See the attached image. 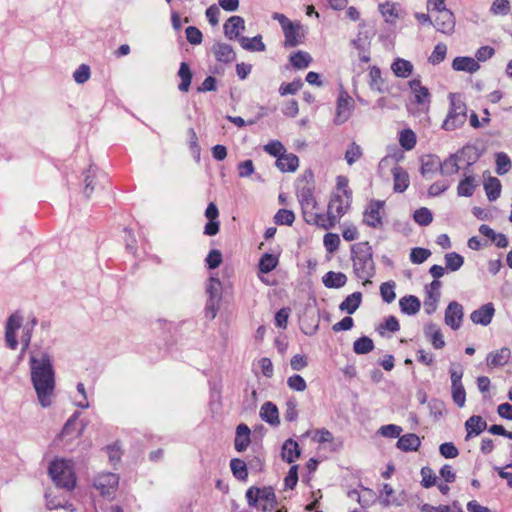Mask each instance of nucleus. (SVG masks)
Segmentation results:
<instances>
[{"instance_id":"nucleus-1","label":"nucleus","mask_w":512,"mask_h":512,"mask_svg":"<svg viewBox=\"0 0 512 512\" xmlns=\"http://www.w3.org/2000/svg\"><path fill=\"white\" fill-rule=\"evenodd\" d=\"M352 199L353 191L349 186L348 177L344 175L337 176L335 187L327 204V211L323 213L322 229L330 230L334 228L340 219L350 211Z\"/></svg>"},{"instance_id":"nucleus-2","label":"nucleus","mask_w":512,"mask_h":512,"mask_svg":"<svg viewBox=\"0 0 512 512\" xmlns=\"http://www.w3.org/2000/svg\"><path fill=\"white\" fill-rule=\"evenodd\" d=\"M31 380L42 407H49L52 404L55 390V375L50 361L46 354L38 359L32 356Z\"/></svg>"},{"instance_id":"nucleus-3","label":"nucleus","mask_w":512,"mask_h":512,"mask_svg":"<svg viewBox=\"0 0 512 512\" xmlns=\"http://www.w3.org/2000/svg\"><path fill=\"white\" fill-rule=\"evenodd\" d=\"M350 251L354 274L363 280V285L371 284L370 279L375 273L372 247L368 242H358L351 246Z\"/></svg>"},{"instance_id":"nucleus-4","label":"nucleus","mask_w":512,"mask_h":512,"mask_svg":"<svg viewBox=\"0 0 512 512\" xmlns=\"http://www.w3.org/2000/svg\"><path fill=\"white\" fill-rule=\"evenodd\" d=\"M297 199L301 206L304 221L322 229L323 213L319 212V204L314 195V189L304 186L297 191Z\"/></svg>"},{"instance_id":"nucleus-5","label":"nucleus","mask_w":512,"mask_h":512,"mask_svg":"<svg viewBox=\"0 0 512 512\" xmlns=\"http://www.w3.org/2000/svg\"><path fill=\"white\" fill-rule=\"evenodd\" d=\"M246 498L249 506L260 512H271L277 507V498L272 487H250Z\"/></svg>"},{"instance_id":"nucleus-6","label":"nucleus","mask_w":512,"mask_h":512,"mask_svg":"<svg viewBox=\"0 0 512 512\" xmlns=\"http://www.w3.org/2000/svg\"><path fill=\"white\" fill-rule=\"evenodd\" d=\"M49 475L53 482L61 488L67 490L74 489L76 485V477L71 461L64 459H56L49 466Z\"/></svg>"},{"instance_id":"nucleus-7","label":"nucleus","mask_w":512,"mask_h":512,"mask_svg":"<svg viewBox=\"0 0 512 512\" xmlns=\"http://www.w3.org/2000/svg\"><path fill=\"white\" fill-rule=\"evenodd\" d=\"M412 93L411 106L409 111L413 115L427 114L430 110L432 95L426 86L422 85L420 78L409 81Z\"/></svg>"},{"instance_id":"nucleus-8","label":"nucleus","mask_w":512,"mask_h":512,"mask_svg":"<svg viewBox=\"0 0 512 512\" xmlns=\"http://www.w3.org/2000/svg\"><path fill=\"white\" fill-rule=\"evenodd\" d=\"M272 18L281 25L285 37L284 47L293 48L303 43L306 32L300 22H293L278 12H275Z\"/></svg>"},{"instance_id":"nucleus-9","label":"nucleus","mask_w":512,"mask_h":512,"mask_svg":"<svg viewBox=\"0 0 512 512\" xmlns=\"http://www.w3.org/2000/svg\"><path fill=\"white\" fill-rule=\"evenodd\" d=\"M450 109L445 118L442 128L447 131H453L461 127L467 118V106L460 96L450 94Z\"/></svg>"},{"instance_id":"nucleus-10","label":"nucleus","mask_w":512,"mask_h":512,"mask_svg":"<svg viewBox=\"0 0 512 512\" xmlns=\"http://www.w3.org/2000/svg\"><path fill=\"white\" fill-rule=\"evenodd\" d=\"M385 202L372 199L368 202L363 212V223L368 227L377 229L383 226Z\"/></svg>"},{"instance_id":"nucleus-11","label":"nucleus","mask_w":512,"mask_h":512,"mask_svg":"<svg viewBox=\"0 0 512 512\" xmlns=\"http://www.w3.org/2000/svg\"><path fill=\"white\" fill-rule=\"evenodd\" d=\"M354 108V100L346 90H340L337 101L336 111L334 116V123L342 125L349 120Z\"/></svg>"},{"instance_id":"nucleus-12","label":"nucleus","mask_w":512,"mask_h":512,"mask_svg":"<svg viewBox=\"0 0 512 512\" xmlns=\"http://www.w3.org/2000/svg\"><path fill=\"white\" fill-rule=\"evenodd\" d=\"M22 325V316L19 313H13L6 323L5 342L6 346L11 350H15L18 346L16 339V331Z\"/></svg>"},{"instance_id":"nucleus-13","label":"nucleus","mask_w":512,"mask_h":512,"mask_svg":"<svg viewBox=\"0 0 512 512\" xmlns=\"http://www.w3.org/2000/svg\"><path fill=\"white\" fill-rule=\"evenodd\" d=\"M433 25L441 33L450 35L455 28V17L453 13L447 9L436 12Z\"/></svg>"},{"instance_id":"nucleus-14","label":"nucleus","mask_w":512,"mask_h":512,"mask_svg":"<svg viewBox=\"0 0 512 512\" xmlns=\"http://www.w3.org/2000/svg\"><path fill=\"white\" fill-rule=\"evenodd\" d=\"M119 478L114 473L100 474L94 481L95 488L101 495H110L118 486Z\"/></svg>"},{"instance_id":"nucleus-15","label":"nucleus","mask_w":512,"mask_h":512,"mask_svg":"<svg viewBox=\"0 0 512 512\" xmlns=\"http://www.w3.org/2000/svg\"><path fill=\"white\" fill-rule=\"evenodd\" d=\"M463 306L453 301L449 303L445 310V323L449 327H451L453 330H457L460 328L463 320Z\"/></svg>"},{"instance_id":"nucleus-16","label":"nucleus","mask_w":512,"mask_h":512,"mask_svg":"<svg viewBox=\"0 0 512 512\" xmlns=\"http://www.w3.org/2000/svg\"><path fill=\"white\" fill-rule=\"evenodd\" d=\"M440 288L441 282L439 280H433L425 288L426 298L424 300V308L428 314L433 313L436 310L437 303L440 299Z\"/></svg>"},{"instance_id":"nucleus-17","label":"nucleus","mask_w":512,"mask_h":512,"mask_svg":"<svg viewBox=\"0 0 512 512\" xmlns=\"http://www.w3.org/2000/svg\"><path fill=\"white\" fill-rule=\"evenodd\" d=\"M379 11L385 22L389 24H395L403 13L400 4L391 1L380 3Z\"/></svg>"},{"instance_id":"nucleus-18","label":"nucleus","mask_w":512,"mask_h":512,"mask_svg":"<svg viewBox=\"0 0 512 512\" xmlns=\"http://www.w3.org/2000/svg\"><path fill=\"white\" fill-rule=\"evenodd\" d=\"M494 313L495 308L493 304L487 303L473 311L470 315V319L474 324L486 326L491 323Z\"/></svg>"},{"instance_id":"nucleus-19","label":"nucleus","mask_w":512,"mask_h":512,"mask_svg":"<svg viewBox=\"0 0 512 512\" xmlns=\"http://www.w3.org/2000/svg\"><path fill=\"white\" fill-rule=\"evenodd\" d=\"M487 428L486 421L479 415H472L465 422L466 437L465 440H469L474 436L480 435Z\"/></svg>"},{"instance_id":"nucleus-20","label":"nucleus","mask_w":512,"mask_h":512,"mask_svg":"<svg viewBox=\"0 0 512 512\" xmlns=\"http://www.w3.org/2000/svg\"><path fill=\"white\" fill-rule=\"evenodd\" d=\"M511 358V351L507 347L493 351L488 354L486 364L489 368L502 367L506 365Z\"/></svg>"},{"instance_id":"nucleus-21","label":"nucleus","mask_w":512,"mask_h":512,"mask_svg":"<svg viewBox=\"0 0 512 512\" xmlns=\"http://www.w3.org/2000/svg\"><path fill=\"white\" fill-rule=\"evenodd\" d=\"M393 190L397 193L404 192L410 183L407 171L401 166H395L392 169Z\"/></svg>"},{"instance_id":"nucleus-22","label":"nucleus","mask_w":512,"mask_h":512,"mask_svg":"<svg viewBox=\"0 0 512 512\" xmlns=\"http://www.w3.org/2000/svg\"><path fill=\"white\" fill-rule=\"evenodd\" d=\"M421 445V440L414 433H407L399 437L396 447L403 452L417 451Z\"/></svg>"},{"instance_id":"nucleus-23","label":"nucleus","mask_w":512,"mask_h":512,"mask_svg":"<svg viewBox=\"0 0 512 512\" xmlns=\"http://www.w3.org/2000/svg\"><path fill=\"white\" fill-rule=\"evenodd\" d=\"M244 28V19L240 16H231L224 24V32L229 39L237 38Z\"/></svg>"},{"instance_id":"nucleus-24","label":"nucleus","mask_w":512,"mask_h":512,"mask_svg":"<svg viewBox=\"0 0 512 512\" xmlns=\"http://www.w3.org/2000/svg\"><path fill=\"white\" fill-rule=\"evenodd\" d=\"M277 168L282 172H294L299 166V158L294 153L286 151L276 160Z\"/></svg>"},{"instance_id":"nucleus-25","label":"nucleus","mask_w":512,"mask_h":512,"mask_svg":"<svg viewBox=\"0 0 512 512\" xmlns=\"http://www.w3.org/2000/svg\"><path fill=\"white\" fill-rule=\"evenodd\" d=\"M212 51L216 60L225 64L234 61L236 57L233 48L226 43L215 44Z\"/></svg>"},{"instance_id":"nucleus-26","label":"nucleus","mask_w":512,"mask_h":512,"mask_svg":"<svg viewBox=\"0 0 512 512\" xmlns=\"http://www.w3.org/2000/svg\"><path fill=\"white\" fill-rule=\"evenodd\" d=\"M250 444V429L245 424H240L236 429V437L234 446L238 452H242L247 449Z\"/></svg>"},{"instance_id":"nucleus-27","label":"nucleus","mask_w":512,"mask_h":512,"mask_svg":"<svg viewBox=\"0 0 512 512\" xmlns=\"http://www.w3.org/2000/svg\"><path fill=\"white\" fill-rule=\"evenodd\" d=\"M452 68L455 71L474 73L480 68V65L474 58L456 57L452 62Z\"/></svg>"},{"instance_id":"nucleus-28","label":"nucleus","mask_w":512,"mask_h":512,"mask_svg":"<svg viewBox=\"0 0 512 512\" xmlns=\"http://www.w3.org/2000/svg\"><path fill=\"white\" fill-rule=\"evenodd\" d=\"M282 459L287 463H293L300 456L299 445L293 439H288L284 442L281 452Z\"/></svg>"},{"instance_id":"nucleus-29","label":"nucleus","mask_w":512,"mask_h":512,"mask_svg":"<svg viewBox=\"0 0 512 512\" xmlns=\"http://www.w3.org/2000/svg\"><path fill=\"white\" fill-rule=\"evenodd\" d=\"M260 416L263 421L271 425H278L280 423L278 408L272 402H266L262 405Z\"/></svg>"},{"instance_id":"nucleus-30","label":"nucleus","mask_w":512,"mask_h":512,"mask_svg":"<svg viewBox=\"0 0 512 512\" xmlns=\"http://www.w3.org/2000/svg\"><path fill=\"white\" fill-rule=\"evenodd\" d=\"M401 312L407 315L416 314L421 307L420 300L414 295H407L399 300Z\"/></svg>"},{"instance_id":"nucleus-31","label":"nucleus","mask_w":512,"mask_h":512,"mask_svg":"<svg viewBox=\"0 0 512 512\" xmlns=\"http://www.w3.org/2000/svg\"><path fill=\"white\" fill-rule=\"evenodd\" d=\"M369 86L372 90H376L378 92L385 91V80L382 77V73L379 67L371 66L369 69Z\"/></svg>"},{"instance_id":"nucleus-32","label":"nucleus","mask_w":512,"mask_h":512,"mask_svg":"<svg viewBox=\"0 0 512 512\" xmlns=\"http://www.w3.org/2000/svg\"><path fill=\"white\" fill-rule=\"evenodd\" d=\"M362 302V293L361 292H354L347 296L342 303L340 304L339 308L341 311L347 312L348 314H353L360 306Z\"/></svg>"},{"instance_id":"nucleus-33","label":"nucleus","mask_w":512,"mask_h":512,"mask_svg":"<svg viewBox=\"0 0 512 512\" xmlns=\"http://www.w3.org/2000/svg\"><path fill=\"white\" fill-rule=\"evenodd\" d=\"M347 282V276L342 272L329 271L323 276V283L328 288H341Z\"/></svg>"},{"instance_id":"nucleus-34","label":"nucleus","mask_w":512,"mask_h":512,"mask_svg":"<svg viewBox=\"0 0 512 512\" xmlns=\"http://www.w3.org/2000/svg\"><path fill=\"white\" fill-rule=\"evenodd\" d=\"M398 141L404 150L410 151L416 146L417 136L412 129L406 128L399 132Z\"/></svg>"},{"instance_id":"nucleus-35","label":"nucleus","mask_w":512,"mask_h":512,"mask_svg":"<svg viewBox=\"0 0 512 512\" xmlns=\"http://www.w3.org/2000/svg\"><path fill=\"white\" fill-rule=\"evenodd\" d=\"M391 69L397 77L407 78L413 72V65L408 60L398 58L392 63Z\"/></svg>"},{"instance_id":"nucleus-36","label":"nucleus","mask_w":512,"mask_h":512,"mask_svg":"<svg viewBox=\"0 0 512 512\" xmlns=\"http://www.w3.org/2000/svg\"><path fill=\"white\" fill-rule=\"evenodd\" d=\"M248 464L245 461L234 458L230 461V468L235 478L246 481L248 478Z\"/></svg>"},{"instance_id":"nucleus-37","label":"nucleus","mask_w":512,"mask_h":512,"mask_svg":"<svg viewBox=\"0 0 512 512\" xmlns=\"http://www.w3.org/2000/svg\"><path fill=\"white\" fill-rule=\"evenodd\" d=\"M178 76L181 79V82L179 83V86H178L179 90L182 92H187L191 85L192 72L190 70L189 65L186 62H182L180 64Z\"/></svg>"},{"instance_id":"nucleus-38","label":"nucleus","mask_w":512,"mask_h":512,"mask_svg":"<svg viewBox=\"0 0 512 512\" xmlns=\"http://www.w3.org/2000/svg\"><path fill=\"white\" fill-rule=\"evenodd\" d=\"M240 44L243 49L248 51L262 52L266 48L265 44L262 42V37L260 35L255 36L253 38L242 37L240 39Z\"/></svg>"},{"instance_id":"nucleus-39","label":"nucleus","mask_w":512,"mask_h":512,"mask_svg":"<svg viewBox=\"0 0 512 512\" xmlns=\"http://www.w3.org/2000/svg\"><path fill=\"white\" fill-rule=\"evenodd\" d=\"M484 189L487 195V198L490 201L496 200L501 193V183L499 179L495 177H490L485 183H484Z\"/></svg>"},{"instance_id":"nucleus-40","label":"nucleus","mask_w":512,"mask_h":512,"mask_svg":"<svg viewBox=\"0 0 512 512\" xmlns=\"http://www.w3.org/2000/svg\"><path fill=\"white\" fill-rule=\"evenodd\" d=\"M311 61L312 58L310 54L304 51H297L290 56L292 66L297 69L307 68Z\"/></svg>"},{"instance_id":"nucleus-41","label":"nucleus","mask_w":512,"mask_h":512,"mask_svg":"<svg viewBox=\"0 0 512 512\" xmlns=\"http://www.w3.org/2000/svg\"><path fill=\"white\" fill-rule=\"evenodd\" d=\"M278 257L273 254L265 253L259 261V271L261 273H269L274 270L278 265Z\"/></svg>"},{"instance_id":"nucleus-42","label":"nucleus","mask_w":512,"mask_h":512,"mask_svg":"<svg viewBox=\"0 0 512 512\" xmlns=\"http://www.w3.org/2000/svg\"><path fill=\"white\" fill-rule=\"evenodd\" d=\"M363 157V149L355 142L349 144L345 152V160L348 165H353Z\"/></svg>"},{"instance_id":"nucleus-43","label":"nucleus","mask_w":512,"mask_h":512,"mask_svg":"<svg viewBox=\"0 0 512 512\" xmlns=\"http://www.w3.org/2000/svg\"><path fill=\"white\" fill-rule=\"evenodd\" d=\"M373 349V340L367 336L360 337L353 343V350L356 354H367Z\"/></svg>"},{"instance_id":"nucleus-44","label":"nucleus","mask_w":512,"mask_h":512,"mask_svg":"<svg viewBox=\"0 0 512 512\" xmlns=\"http://www.w3.org/2000/svg\"><path fill=\"white\" fill-rule=\"evenodd\" d=\"M341 244V240L338 234L336 233H326L323 237V245L326 251L330 254H333L339 250Z\"/></svg>"},{"instance_id":"nucleus-45","label":"nucleus","mask_w":512,"mask_h":512,"mask_svg":"<svg viewBox=\"0 0 512 512\" xmlns=\"http://www.w3.org/2000/svg\"><path fill=\"white\" fill-rule=\"evenodd\" d=\"M295 221V214L292 210L279 209L274 216V222L277 225L291 226Z\"/></svg>"},{"instance_id":"nucleus-46","label":"nucleus","mask_w":512,"mask_h":512,"mask_svg":"<svg viewBox=\"0 0 512 512\" xmlns=\"http://www.w3.org/2000/svg\"><path fill=\"white\" fill-rule=\"evenodd\" d=\"M474 178L471 176L465 177L460 181L457 187V192L459 196L470 197L473 195L475 191Z\"/></svg>"},{"instance_id":"nucleus-47","label":"nucleus","mask_w":512,"mask_h":512,"mask_svg":"<svg viewBox=\"0 0 512 512\" xmlns=\"http://www.w3.org/2000/svg\"><path fill=\"white\" fill-rule=\"evenodd\" d=\"M451 396H452V400L456 406H458L459 408H462L465 406L466 391H465L463 384L451 385Z\"/></svg>"},{"instance_id":"nucleus-48","label":"nucleus","mask_w":512,"mask_h":512,"mask_svg":"<svg viewBox=\"0 0 512 512\" xmlns=\"http://www.w3.org/2000/svg\"><path fill=\"white\" fill-rule=\"evenodd\" d=\"M446 268L450 271H457L461 268L464 263V258L456 253L451 252L445 255Z\"/></svg>"},{"instance_id":"nucleus-49","label":"nucleus","mask_w":512,"mask_h":512,"mask_svg":"<svg viewBox=\"0 0 512 512\" xmlns=\"http://www.w3.org/2000/svg\"><path fill=\"white\" fill-rule=\"evenodd\" d=\"M511 169V160L504 152L496 154V172L499 175L507 173Z\"/></svg>"},{"instance_id":"nucleus-50","label":"nucleus","mask_w":512,"mask_h":512,"mask_svg":"<svg viewBox=\"0 0 512 512\" xmlns=\"http://www.w3.org/2000/svg\"><path fill=\"white\" fill-rule=\"evenodd\" d=\"M413 218H414V221L421 226H427L433 220L431 211L425 207L417 209L414 212Z\"/></svg>"},{"instance_id":"nucleus-51","label":"nucleus","mask_w":512,"mask_h":512,"mask_svg":"<svg viewBox=\"0 0 512 512\" xmlns=\"http://www.w3.org/2000/svg\"><path fill=\"white\" fill-rule=\"evenodd\" d=\"M447 54V46L444 43H439L434 47L431 55L429 56V62L433 65L440 64L444 61Z\"/></svg>"},{"instance_id":"nucleus-52","label":"nucleus","mask_w":512,"mask_h":512,"mask_svg":"<svg viewBox=\"0 0 512 512\" xmlns=\"http://www.w3.org/2000/svg\"><path fill=\"white\" fill-rule=\"evenodd\" d=\"M395 282L389 281L382 283L380 286V294L383 299V301L387 303H391L395 300L396 294H395Z\"/></svg>"},{"instance_id":"nucleus-53","label":"nucleus","mask_w":512,"mask_h":512,"mask_svg":"<svg viewBox=\"0 0 512 512\" xmlns=\"http://www.w3.org/2000/svg\"><path fill=\"white\" fill-rule=\"evenodd\" d=\"M439 167L442 175H452L459 170L457 159L453 156L446 159L442 164L439 162Z\"/></svg>"},{"instance_id":"nucleus-54","label":"nucleus","mask_w":512,"mask_h":512,"mask_svg":"<svg viewBox=\"0 0 512 512\" xmlns=\"http://www.w3.org/2000/svg\"><path fill=\"white\" fill-rule=\"evenodd\" d=\"M263 149L266 153L277 159L286 151L284 145L278 140L270 141L264 145Z\"/></svg>"},{"instance_id":"nucleus-55","label":"nucleus","mask_w":512,"mask_h":512,"mask_svg":"<svg viewBox=\"0 0 512 512\" xmlns=\"http://www.w3.org/2000/svg\"><path fill=\"white\" fill-rule=\"evenodd\" d=\"M303 86V82L301 79H295L290 83H283L279 88V93L282 96L288 94H296Z\"/></svg>"},{"instance_id":"nucleus-56","label":"nucleus","mask_w":512,"mask_h":512,"mask_svg":"<svg viewBox=\"0 0 512 512\" xmlns=\"http://www.w3.org/2000/svg\"><path fill=\"white\" fill-rule=\"evenodd\" d=\"M431 255L430 250L425 248L416 247L411 250L410 260L415 264H421L426 261Z\"/></svg>"},{"instance_id":"nucleus-57","label":"nucleus","mask_w":512,"mask_h":512,"mask_svg":"<svg viewBox=\"0 0 512 512\" xmlns=\"http://www.w3.org/2000/svg\"><path fill=\"white\" fill-rule=\"evenodd\" d=\"M490 12L494 15H507L510 12L509 0H495L491 5Z\"/></svg>"},{"instance_id":"nucleus-58","label":"nucleus","mask_w":512,"mask_h":512,"mask_svg":"<svg viewBox=\"0 0 512 512\" xmlns=\"http://www.w3.org/2000/svg\"><path fill=\"white\" fill-rule=\"evenodd\" d=\"M287 385L290 389L302 392L307 388L306 381L304 378L298 374H295L293 376H290L287 379Z\"/></svg>"},{"instance_id":"nucleus-59","label":"nucleus","mask_w":512,"mask_h":512,"mask_svg":"<svg viewBox=\"0 0 512 512\" xmlns=\"http://www.w3.org/2000/svg\"><path fill=\"white\" fill-rule=\"evenodd\" d=\"M421 485L425 488H430L435 485L436 483V476L433 472V470L429 467H423L421 469Z\"/></svg>"},{"instance_id":"nucleus-60","label":"nucleus","mask_w":512,"mask_h":512,"mask_svg":"<svg viewBox=\"0 0 512 512\" xmlns=\"http://www.w3.org/2000/svg\"><path fill=\"white\" fill-rule=\"evenodd\" d=\"M402 428L395 424L384 425L379 429V433L387 438H399Z\"/></svg>"},{"instance_id":"nucleus-61","label":"nucleus","mask_w":512,"mask_h":512,"mask_svg":"<svg viewBox=\"0 0 512 512\" xmlns=\"http://www.w3.org/2000/svg\"><path fill=\"white\" fill-rule=\"evenodd\" d=\"M206 264L209 269H215L222 263V254L217 249H212L206 257Z\"/></svg>"},{"instance_id":"nucleus-62","label":"nucleus","mask_w":512,"mask_h":512,"mask_svg":"<svg viewBox=\"0 0 512 512\" xmlns=\"http://www.w3.org/2000/svg\"><path fill=\"white\" fill-rule=\"evenodd\" d=\"M342 237L348 242L355 241L360 237V232L354 224L345 225L342 229Z\"/></svg>"},{"instance_id":"nucleus-63","label":"nucleus","mask_w":512,"mask_h":512,"mask_svg":"<svg viewBox=\"0 0 512 512\" xmlns=\"http://www.w3.org/2000/svg\"><path fill=\"white\" fill-rule=\"evenodd\" d=\"M440 454L445 458H456L459 455L457 447L452 442H446L439 447Z\"/></svg>"},{"instance_id":"nucleus-64","label":"nucleus","mask_w":512,"mask_h":512,"mask_svg":"<svg viewBox=\"0 0 512 512\" xmlns=\"http://www.w3.org/2000/svg\"><path fill=\"white\" fill-rule=\"evenodd\" d=\"M90 77V68L86 64L80 65L73 74L74 80L79 83H85Z\"/></svg>"}]
</instances>
